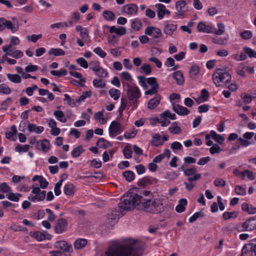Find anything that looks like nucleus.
<instances>
[{"mask_svg":"<svg viewBox=\"0 0 256 256\" xmlns=\"http://www.w3.org/2000/svg\"><path fill=\"white\" fill-rule=\"evenodd\" d=\"M156 179L150 176H144L138 182V184L140 186H146L152 184Z\"/></svg>","mask_w":256,"mask_h":256,"instance_id":"33","label":"nucleus"},{"mask_svg":"<svg viewBox=\"0 0 256 256\" xmlns=\"http://www.w3.org/2000/svg\"><path fill=\"white\" fill-rule=\"evenodd\" d=\"M10 93L11 90L8 86L4 83L0 84V94L8 95Z\"/></svg>","mask_w":256,"mask_h":256,"instance_id":"51","label":"nucleus"},{"mask_svg":"<svg viewBox=\"0 0 256 256\" xmlns=\"http://www.w3.org/2000/svg\"><path fill=\"white\" fill-rule=\"evenodd\" d=\"M154 120L156 122L160 124L162 126H166L170 123V120L166 118H155Z\"/></svg>","mask_w":256,"mask_h":256,"instance_id":"54","label":"nucleus"},{"mask_svg":"<svg viewBox=\"0 0 256 256\" xmlns=\"http://www.w3.org/2000/svg\"><path fill=\"white\" fill-rule=\"evenodd\" d=\"M5 28L10 30L12 33H15L18 30L19 25L17 22H12L2 17L0 18V31H3Z\"/></svg>","mask_w":256,"mask_h":256,"instance_id":"7","label":"nucleus"},{"mask_svg":"<svg viewBox=\"0 0 256 256\" xmlns=\"http://www.w3.org/2000/svg\"><path fill=\"white\" fill-rule=\"evenodd\" d=\"M122 175L128 182H131L134 179V172L131 170H127L124 172Z\"/></svg>","mask_w":256,"mask_h":256,"instance_id":"49","label":"nucleus"},{"mask_svg":"<svg viewBox=\"0 0 256 256\" xmlns=\"http://www.w3.org/2000/svg\"><path fill=\"white\" fill-rule=\"evenodd\" d=\"M68 222L66 219L60 218L58 219L54 226V232L56 234H60L66 230Z\"/></svg>","mask_w":256,"mask_h":256,"instance_id":"16","label":"nucleus"},{"mask_svg":"<svg viewBox=\"0 0 256 256\" xmlns=\"http://www.w3.org/2000/svg\"><path fill=\"white\" fill-rule=\"evenodd\" d=\"M141 196L135 192V190H130L121 198L118 207L122 210H130L134 206H140Z\"/></svg>","mask_w":256,"mask_h":256,"instance_id":"3","label":"nucleus"},{"mask_svg":"<svg viewBox=\"0 0 256 256\" xmlns=\"http://www.w3.org/2000/svg\"><path fill=\"white\" fill-rule=\"evenodd\" d=\"M142 250L136 244L130 242H116L104 252V256H140Z\"/></svg>","mask_w":256,"mask_h":256,"instance_id":"1","label":"nucleus"},{"mask_svg":"<svg viewBox=\"0 0 256 256\" xmlns=\"http://www.w3.org/2000/svg\"><path fill=\"white\" fill-rule=\"evenodd\" d=\"M50 74L55 76H58V77H60L62 76H65L67 74V71L64 68H60L58 70H52L50 71Z\"/></svg>","mask_w":256,"mask_h":256,"instance_id":"53","label":"nucleus"},{"mask_svg":"<svg viewBox=\"0 0 256 256\" xmlns=\"http://www.w3.org/2000/svg\"><path fill=\"white\" fill-rule=\"evenodd\" d=\"M238 232H250L256 229V218L252 217L236 227Z\"/></svg>","mask_w":256,"mask_h":256,"instance_id":"8","label":"nucleus"},{"mask_svg":"<svg viewBox=\"0 0 256 256\" xmlns=\"http://www.w3.org/2000/svg\"><path fill=\"white\" fill-rule=\"evenodd\" d=\"M50 143L48 140L44 139L40 140L36 142V149L40 150L44 152H47L50 148Z\"/></svg>","mask_w":256,"mask_h":256,"instance_id":"19","label":"nucleus"},{"mask_svg":"<svg viewBox=\"0 0 256 256\" xmlns=\"http://www.w3.org/2000/svg\"><path fill=\"white\" fill-rule=\"evenodd\" d=\"M151 142L152 144L155 146H160L163 144L162 136L158 134H155L152 136Z\"/></svg>","mask_w":256,"mask_h":256,"instance_id":"37","label":"nucleus"},{"mask_svg":"<svg viewBox=\"0 0 256 256\" xmlns=\"http://www.w3.org/2000/svg\"><path fill=\"white\" fill-rule=\"evenodd\" d=\"M240 36L244 40H249L252 36V32L249 30H244L240 34Z\"/></svg>","mask_w":256,"mask_h":256,"instance_id":"62","label":"nucleus"},{"mask_svg":"<svg viewBox=\"0 0 256 256\" xmlns=\"http://www.w3.org/2000/svg\"><path fill=\"white\" fill-rule=\"evenodd\" d=\"M144 34L152 37L154 40L159 39L162 36L160 29L154 26L147 27L144 30Z\"/></svg>","mask_w":256,"mask_h":256,"instance_id":"12","label":"nucleus"},{"mask_svg":"<svg viewBox=\"0 0 256 256\" xmlns=\"http://www.w3.org/2000/svg\"><path fill=\"white\" fill-rule=\"evenodd\" d=\"M156 6L157 8V14L159 20L162 19L165 14L169 15L170 14V12L166 8L164 4H158Z\"/></svg>","mask_w":256,"mask_h":256,"instance_id":"21","label":"nucleus"},{"mask_svg":"<svg viewBox=\"0 0 256 256\" xmlns=\"http://www.w3.org/2000/svg\"><path fill=\"white\" fill-rule=\"evenodd\" d=\"M90 68L94 72L97 76L100 78H106L108 76V72L107 70L102 68L98 62H90Z\"/></svg>","mask_w":256,"mask_h":256,"instance_id":"10","label":"nucleus"},{"mask_svg":"<svg viewBox=\"0 0 256 256\" xmlns=\"http://www.w3.org/2000/svg\"><path fill=\"white\" fill-rule=\"evenodd\" d=\"M45 233L46 234L37 231L30 232V235L32 238H34L38 242L43 241L45 240H50L52 239V236L46 232Z\"/></svg>","mask_w":256,"mask_h":256,"instance_id":"17","label":"nucleus"},{"mask_svg":"<svg viewBox=\"0 0 256 256\" xmlns=\"http://www.w3.org/2000/svg\"><path fill=\"white\" fill-rule=\"evenodd\" d=\"M164 66L166 68H172L171 70H176L179 68V66L176 64L174 60L172 58H168L166 59Z\"/></svg>","mask_w":256,"mask_h":256,"instance_id":"32","label":"nucleus"},{"mask_svg":"<svg viewBox=\"0 0 256 256\" xmlns=\"http://www.w3.org/2000/svg\"><path fill=\"white\" fill-rule=\"evenodd\" d=\"M0 191L3 193L9 194L12 191L11 188L6 182L0 184Z\"/></svg>","mask_w":256,"mask_h":256,"instance_id":"61","label":"nucleus"},{"mask_svg":"<svg viewBox=\"0 0 256 256\" xmlns=\"http://www.w3.org/2000/svg\"><path fill=\"white\" fill-rule=\"evenodd\" d=\"M176 12L175 15L178 18H182L186 13L188 12V6L186 2L184 0H180L176 2L175 4Z\"/></svg>","mask_w":256,"mask_h":256,"instance_id":"9","label":"nucleus"},{"mask_svg":"<svg viewBox=\"0 0 256 256\" xmlns=\"http://www.w3.org/2000/svg\"><path fill=\"white\" fill-rule=\"evenodd\" d=\"M142 26V22L138 18L131 20V28L134 30L138 31L141 28Z\"/></svg>","mask_w":256,"mask_h":256,"instance_id":"45","label":"nucleus"},{"mask_svg":"<svg viewBox=\"0 0 256 256\" xmlns=\"http://www.w3.org/2000/svg\"><path fill=\"white\" fill-rule=\"evenodd\" d=\"M212 34L216 36L222 35L226 31V26L222 22H218L217 24V28H215L212 24Z\"/></svg>","mask_w":256,"mask_h":256,"instance_id":"24","label":"nucleus"},{"mask_svg":"<svg viewBox=\"0 0 256 256\" xmlns=\"http://www.w3.org/2000/svg\"><path fill=\"white\" fill-rule=\"evenodd\" d=\"M210 134L212 138L220 144H222L224 140V138L222 135L216 134L214 130H211Z\"/></svg>","mask_w":256,"mask_h":256,"instance_id":"42","label":"nucleus"},{"mask_svg":"<svg viewBox=\"0 0 256 256\" xmlns=\"http://www.w3.org/2000/svg\"><path fill=\"white\" fill-rule=\"evenodd\" d=\"M96 145L100 148H106L110 146V143L103 138H100L97 142Z\"/></svg>","mask_w":256,"mask_h":256,"instance_id":"56","label":"nucleus"},{"mask_svg":"<svg viewBox=\"0 0 256 256\" xmlns=\"http://www.w3.org/2000/svg\"><path fill=\"white\" fill-rule=\"evenodd\" d=\"M30 146L28 144L24 145H17L15 148V151L20 153L26 152L28 150Z\"/></svg>","mask_w":256,"mask_h":256,"instance_id":"55","label":"nucleus"},{"mask_svg":"<svg viewBox=\"0 0 256 256\" xmlns=\"http://www.w3.org/2000/svg\"><path fill=\"white\" fill-rule=\"evenodd\" d=\"M138 6L134 3L124 4L122 8V12L124 15L130 16H136L138 12Z\"/></svg>","mask_w":256,"mask_h":256,"instance_id":"13","label":"nucleus"},{"mask_svg":"<svg viewBox=\"0 0 256 256\" xmlns=\"http://www.w3.org/2000/svg\"><path fill=\"white\" fill-rule=\"evenodd\" d=\"M31 194L28 196V200L32 202H36L42 201L46 198V192L41 190L38 185L35 184L32 186Z\"/></svg>","mask_w":256,"mask_h":256,"instance_id":"5","label":"nucleus"},{"mask_svg":"<svg viewBox=\"0 0 256 256\" xmlns=\"http://www.w3.org/2000/svg\"><path fill=\"white\" fill-rule=\"evenodd\" d=\"M92 95L91 91H86L84 92L82 94L79 96L76 100V102L80 103L84 101L86 98H90Z\"/></svg>","mask_w":256,"mask_h":256,"instance_id":"59","label":"nucleus"},{"mask_svg":"<svg viewBox=\"0 0 256 256\" xmlns=\"http://www.w3.org/2000/svg\"><path fill=\"white\" fill-rule=\"evenodd\" d=\"M28 130L30 132H35L38 134H40L44 130V128L42 126H36L33 124H30L28 125Z\"/></svg>","mask_w":256,"mask_h":256,"instance_id":"35","label":"nucleus"},{"mask_svg":"<svg viewBox=\"0 0 256 256\" xmlns=\"http://www.w3.org/2000/svg\"><path fill=\"white\" fill-rule=\"evenodd\" d=\"M160 116L162 118H168L172 120H174L176 118L175 114L171 113L169 110H166L160 114Z\"/></svg>","mask_w":256,"mask_h":256,"instance_id":"52","label":"nucleus"},{"mask_svg":"<svg viewBox=\"0 0 256 256\" xmlns=\"http://www.w3.org/2000/svg\"><path fill=\"white\" fill-rule=\"evenodd\" d=\"M64 180L62 179L60 180L57 183H56L54 185V192L56 196H58L61 194L60 187L62 184Z\"/></svg>","mask_w":256,"mask_h":256,"instance_id":"57","label":"nucleus"},{"mask_svg":"<svg viewBox=\"0 0 256 256\" xmlns=\"http://www.w3.org/2000/svg\"><path fill=\"white\" fill-rule=\"evenodd\" d=\"M123 214H120L116 210H112V212L108 214V223L110 224H116L120 216H122Z\"/></svg>","mask_w":256,"mask_h":256,"instance_id":"22","label":"nucleus"},{"mask_svg":"<svg viewBox=\"0 0 256 256\" xmlns=\"http://www.w3.org/2000/svg\"><path fill=\"white\" fill-rule=\"evenodd\" d=\"M32 180L33 182L38 180L40 184L38 186L40 188L42 189L46 188L48 185V182L42 176L36 175L32 178Z\"/></svg>","mask_w":256,"mask_h":256,"instance_id":"25","label":"nucleus"},{"mask_svg":"<svg viewBox=\"0 0 256 256\" xmlns=\"http://www.w3.org/2000/svg\"><path fill=\"white\" fill-rule=\"evenodd\" d=\"M187 204L188 201L186 198H182L180 200H178V204L176 207V211L178 213L184 212Z\"/></svg>","mask_w":256,"mask_h":256,"instance_id":"31","label":"nucleus"},{"mask_svg":"<svg viewBox=\"0 0 256 256\" xmlns=\"http://www.w3.org/2000/svg\"><path fill=\"white\" fill-rule=\"evenodd\" d=\"M173 78L176 81V83L178 86H182L184 82V78L182 72L180 70H177L173 72Z\"/></svg>","mask_w":256,"mask_h":256,"instance_id":"26","label":"nucleus"},{"mask_svg":"<svg viewBox=\"0 0 256 256\" xmlns=\"http://www.w3.org/2000/svg\"><path fill=\"white\" fill-rule=\"evenodd\" d=\"M87 240L85 238H79L76 240L74 243V247L76 249L80 250L84 248L87 244Z\"/></svg>","mask_w":256,"mask_h":256,"instance_id":"39","label":"nucleus"},{"mask_svg":"<svg viewBox=\"0 0 256 256\" xmlns=\"http://www.w3.org/2000/svg\"><path fill=\"white\" fill-rule=\"evenodd\" d=\"M84 152V150L82 145L78 146L73 149L71 152L72 156L74 158H78Z\"/></svg>","mask_w":256,"mask_h":256,"instance_id":"41","label":"nucleus"},{"mask_svg":"<svg viewBox=\"0 0 256 256\" xmlns=\"http://www.w3.org/2000/svg\"><path fill=\"white\" fill-rule=\"evenodd\" d=\"M168 130L170 133L174 134H178L181 132L182 130L180 126L177 125L176 122H174L169 127Z\"/></svg>","mask_w":256,"mask_h":256,"instance_id":"47","label":"nucleus"},{"mask_svg":"<svg viewBox=\"0 0 256 256\" xmlns=\"http://www.w3.org/2000/svg\"><path fill=\"white\" fill-rule=\"evenodd\" d=\"M22 196V194L18 193H13V192H10L9 194H8L6 195V198L14 202H18L20 200V198Z\"/></svg>","mask_w":256,"mask_h":256,"instance_id":"48","label":"nucleus"},{"mask_svg":"<svg viewBox=\"0 0 256 256\" xmlns=\"http://www.w3.org/2000/svg\"><path fill=\"white\" fill-rule=\"evenodd\" d=\"M177 28V24L174 22L170 21H166L164 22L163 31L166 35L172 36L176 30Z\"/></svg>","mask_w":256,"mask_h":256,"instance_id":"15","label":"nucleus"},{"mask_svg":"<svg viewBox=\"0 0 256 256\" xmlns=\"http://www.w3.org/2000/svg\"><path fill=\"white\" fill-rule=\"evenodd\" d=\"M143 72L146 75H150L152 71V68L149 64L144 63L141 66Z\"/></svg>","mask_w":256,"mask_h":256,"instance_id":"63","label":"nucleus"},{"mask_svg":"<svg viewBox=\"0 0 256 256\" xmlns=\"http://www.w3.org/2000/svg\"><path fill=\"white\" fill-rule=\"evenodd\" d=\"M54 246L62 252H70L72 249L71 244H68L66 241L60 240L54 243Z\"/></svg>","mask_w":256,"mask_h":256,"instance_id":"18","label":"nucleus"},{"mask_svg":"<svg viewBox=\"0 0 256 256\" xmlns=\"http://www.w3.org/2000/svg\"><path fill=\"white\" fill-rule=\"evenodd\" d=\"M92 84L96 88H102L106 86V83L100 79H94L92 82Z\"/></svg>","mask_w":256,"mask_h":256,"instance_id":"64","label":"nucleus"},{"mask_svg":"<svg viewBox=\"0 0 256 256\" xmlns=\"http://www.w3.org/2000/svg\"><path fill=\"white\" fill-rule=\"evenodd\" d=\"M127 96L128 100L132 102V104L136 108L138 104V99L141 96L140 88L136 86H128Z\"/></svg>","mask_w":256,"mask_h":256,"instance_id":"6","label":"nucleus"},{"mask_svg":"<svg viewBox=\"0 0 256 256\" xmlns=\"http://www.w3.org/2000/svg\"><path fill=\"white\" fill-rule=\"evenodd\" d=\"M238 214L239 212L238 211H234L232 212H226L223 213L222 217L225 220H228L231 218H235L238 217Z\"/></svg>","mask_w":256,"mask_h":256,"instance_id":"43","label":"nucleus"},{"mask_svg":"<svg viewBox=\"0 0 256 256\" xmlns=\"http://www.w3.org/2000/svg\"><path fill=\"white\" fill-rule=\"evenodd\" d=\"M173 110L180 116H186L190 114V110L186 107L179 104H172Z\"/></svg>","mask_w":256,"mask_h":256,"instance_id":"23","label":"nucleus"},{"mask_svg":"<svg viewBox=\"0 0 256 256\" xmlns=\"http://www.w3.org/2000/svg\"><path fill=\"white\" fill-rule=\"evenodd\" d=\"M242 209L249 214H254L256 213V207L246 202L242 204Z\"/></svg>","mask_w":256,"mask_h":256,"instance_id":"34","label":"nucleus"},{"mask_svg":"<svg viewBox=\"0 0 256 256\" xmlns=\"http://www.w3.org/2000/svg\"><path fill=\"white\" fill-rule=\"evenodd\" d=\"M6 76L8 79L13 83L20 84L22 81V77L18 74H8Z\"/></svg>","mask_w":256,"mask_h":256,"instance_id":"40","label":"nucleus"},{"mask_svg":"<svg viewBox=\"0 0 256 256\" xmlns=\"http://www.w3.org/2000/svg\"><path fill=\"white\" fill-rule=\"evenodd\" d=\"M104 110L98 112L94 114V118L96 120H98L101 124H104L107 122V118L104 116Z\"/></svg>","mask_w":256,"mask_h":256,"instance_id":"28","label":"nucleus"},{"mask_svg":"<svg viewBox=\"0 0 256 256\" xmlns=\"http://www.w3.org/2000/svg\"><path fill=\"white\" fill-rule=\"evenodd\" d=\"M123 130L121 124L116 120H113L108 128L109 136L113 138L120 134Z\"/></svg>","mask_w":256,"mask_h":256,"instance_id":"11","label":"nucleus"},{"mask_svg":"<svg viewBox=\"0 0 256 256\" xmlns=\"http://www.w3.org/2000/svg\"><path fill=\"white\" fill-rule=\"evenodd\" d=\"M184 174L190 176L188 178L189 182L197 180L201 178V174L196 172V170L194 168H186L184 170Z\"/></svg>","mask_w":256,"mask_h":256,"instance_id":"14","label":"nucleus"},{"mask_svg":"<svg viewBox=\"0 0 256 256\" xmlns=\"http://www.w3.org/2000/svg\"><path fill=\"white\" fill-rule=\"evenodd\" d=\"M75 187L74 184L70 182H68L64 187V194L67 196L73 195L75 192Z\"/></svg>","mask_w":256,"mask_h":256,"instance_id":"30","label":"nucleus"},{"mask_svg":"<svg viewBox=\"0 0 256 256\" xmlns=\"http://www.w3.org/2000/svg\"><path fill=\"white\" fill-rule=\"evenodd\" d=\"M161 98L160 95L156 94L153 98L151 99L148 104V108L153 110L156 108L160 104Z\"/></svg>","mask_w":256,"mask_h":256,"instance_id":"27","label":"nucleus"},{"mask_svg":"<svg viewBox=\"0 0 256 256\" xmlns=\"http://www.w3.org/2000/svg\"><path fill=\"white\" fill-rule=\"evenodd\" d=\"M212 80L216 87L224 86L232 79L230 74L224 68H217L212 76Z\"/></svg>","mask_w":256,"mask_h":256,"instance_id":"4","label":"nucleus"},{"mask_svg":"<svg viewBox=\"0 0 256 256\" xmlns=\"http://www.w3.org/2000/svg\"><path fill=\"white\" fill-rule=\"evenodd\" d=\"M198 31L200 32L212 34V24H206L202 22H200L197 26Z\"/></svg>","mask_w":256,"mask_h":256,"instance_id":"20","label":"nucleus"},{"mask_svg":"<svg viewBox=\"0 0 256 256\" xmlns=\"http://www.w3.org/2000/svg\"><path fill=\"white\" fill-rule=\"evenodd\" d=\"M140 200V208L146 212L160 214L166 211L168 216H170V214L173 211V208L168 204L166 198H158L150 200H146L141 196Z\"/></svg>","mask_w":256,"mask_h":256,"instance_id":"2","label":"nucleus"},{"mask_svg":"<svg viewBox=\"0 0 256 256\" xmlns=\"http://www.w3.org/2000/svg\"><path fill=\"white\" fill-rule=\"evenodd\" d=\"M243 50L246 54H248L249 58H256V50L248 46L244 47Z\"/></svg>","mask_w":256,"mask_h":256,"instance_id":"50","label":"nucleus"},{"mask_svg":"<svg viewBox=\"0 0 256 256\" xmlns=\"http://www.w3.org/2000/svg\"><path fill=\"white\" fill-rule=\"evenodd\" d=\"M102 16L108 21H112L116 18L114 14L110 10H104L102 12Z\"/></svg>","mask_w":256,"mask_h":256,"instance_id":"44","label":"nucleus"},{"mask_svg":"<svg viewBox=\"0 0 256 256\" xmlns=\"http://www.w3.org/2000/svg\"><path fill=\"white\" fill-rule=\"evenodd\" d=\"M93 52L96 55L102 58H104L106 56V53L100 46H98L94 48L93 50Z\"/></svg>","mask_w":256,"mask_h":256,"instance_id":"58","label":"nucleus"},{"mask_svg":"<svg viewBox=\"0 0 256 256\" xmlns=\"http://www.w3.org/2000/svg\"><path fill=\"white\" fill-rule=\"evenodd\" d=\"M108 94L114 100H117L120 98L121 92L120 90L112 88L109 90Z\"/></svg>","mask_w":256,"mask_h":256,"instance_id":"38","label":"nucleus"},{"mask_svg":"<svg viewBox=\"0 0 256 256\" xmlns=\"http://www.w3.org/2000/svg\"><path fill=\"white\" fill-rule=\"evenodd\" d=\"M48 54L50 55L53 54L56 56H61L65 54V52L61 48H51L48 51Z\"/></svg>","mask_w":256,"mask_h":256,"instance_id":"46","label":"nucleus"},{"mask_svg":"<svg viewBox=\"0 0 256 256\" xmlns=\"http://www.w3.org/2000/svg\"><path fill=\"white\" fill-rule=\"evenodd\" d=\"M54 116L59 122L65 123L67 121V118L65 116L64 112L60 110H56L54 112Z\"/></svg>","mask_w":256,"mask_h":256,"instance_id":"36","label":"nucleus"},{"mask_svg":"<svg viewBox=\"0 0 256 256\" xmlns=\"http://www.w3.org/2000/svg\"><path fill=\"white\" fill-rule=\"evenodd\" d=\"M199 73V68L197 66H192L190 70V76L191 78H194Z\"/></svg>","mask_w":256,"mask_h":256,"instance_id":"60","label":"nucleus"},{"mask_svg":"<svg viewBox=\"0 0 256 256\" xmlns=\"http://www.w3.org/2000/svg\"><path fill=\"white\" fill-rule=\"evenodd\" d=\"M16 126L14 125H12L10 127V130L6 132V136L7 138L11 140L15 141L16 140Z\"/></svg>","mask_w":256,"mask_h":256,"instance_id":"29","label":"nucleus"}]
</instances>
